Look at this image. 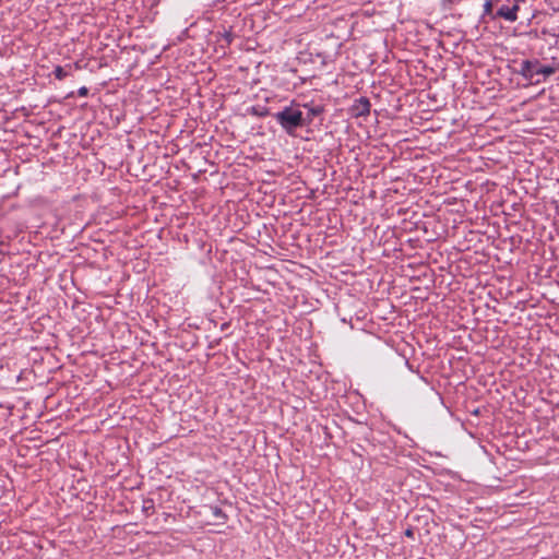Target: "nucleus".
Here are the masks:
<instances>
[{
	"instance_id": "f257e3e1",
	"label": "nucleus",
	"mask_w": 559,
	"mask_h": 559,
	"mask_svg": "<svg viewBox=\"0 0 559 559\" xmlns=\"http://www.w3.org/2000/svg\"><path fill=\"white\" fill-rule=\"evenodd\" d=\"M276 119L281 126L290 131L302 124V112L294 108H285L276 114Z\"/></svg>"
},
{
	"instance_id": "f03ea898",
	"label": "nucleus",
	"mask_w": 559,
	"mask_h": 559,
	"mask_svg": "<svg viewBox=\"0 0 559 559\" xmlns=\"http://www.w3.org/2000/svg\"><path fill=\"white\" fill-rule=\"evenodd\" d=\"M536 69H537V62H532L530 60H525L521 63V70H520V73L522 76H524L526 80L533 82L534 81V78L535 75H537L536 73Z\"/></svg>"
},
{
	"instance_id": "7ed1b4c3",
	"label": "nucleus",
	"mask_w": 559,
	"mask_h": 559,
	"mask_svg": "<svg viewBox=\"0 0 559 559\" xmlns=\"http://www.w3.org/2000/svg\"><path fill=\"white\" fill-rule=\"evenodd\" d=\"M519 5L518 4H514L513 7H507V5H502L498 11H497V15L500 16V17H503L504 20L509 21V22H515L518 20V11H519Z\"/></svg>"
},
{
	"instance_id": "20e7f679",
	"label": "nucleus",
	"mask_w": 559,
	"mask_h": 559,
	"mask_svg": "<svg viewBox=\"0 0 559 559\" xmlns=\"http://www.w3.org/2000/svg\"><path fill=\"white\" fill-rule=\"evenodd\" d=\"M370 110V104L368 102V99H360L359 102V105L357 106V115L361 116V115H366L368 114Z\"/></svg>"
},
{
	"instance_id": "39448f33",
	"label": "nucleus",
	"mask_w": 559,
	"mask_h": 559,
	"mask_svg": "<svg viewBox=\"0 0 559 559\" xmlns=\"http://www.w3.org/2000/svg\"><path fill=\"white\" fill-rule=\"evenodd\" d=\"M555 72H556V69L554 67H549V66H546V67L537 66V69H536L537 74H543L545 76H549V75L554 74Z\"/></svg>"
},
{
	"instance_id": "423d86ee",
	"label": "nucleus",
	"mask_w": 559,
	"mask_h": 559,
	"mask_svg": "<svg viewBox=\"0 0 559 559\" xmlns=\"http://www.w3.org/2000/svg\"><path fill=\"white\" fill-rule=\"evenodd\" d=\"M211 510H212L213 516H214V518H215V520H216V523H218V522H219V520L225 519V515L223 514V512H222V510H221V509H218V508H216V507H215V508H212Z\"/></svg>"
},
{
	"instance_id": "0eeeda50",
	"label": "nucleus",
	"mask_w": 559,
	"mask_h": 559,
	"mask_svg": "<svg viewBox=\"0 0 559 559\" xmlns=\"http://www.w3.org/2000/svg\"><path fill=\"white\" fill-rule=\"evenodd\" d=\"M53 73L58 80H62L67 76V72L64 71V69L62 67H57L53 71Z\"/></svg>"
},
{
	"instance_id": "6e6552de",
	"label": "nucleus",
	"mask_w": 559,
	"mask_h": 559,
	"mask_svg": "<svg viewBox=\"0 0 559 559\" xmlns=\"http://www.w3.org/2000/svg\"><path fill=\"white\" fill-rule=\"evenodd\" d=\"M484 11L486 14H490L491 11H492V3L490 0H486L485 4H484Z\"/></svg>"
},
{
	"instance_id": "1a4fd4ad",
	"label": "nucleus",
	"mask_w": 559,
	"mask_h": 559,
	"mask_svg": "<svg viewBox=\"0 0 559 559\" xmlns=\"http://www.w3.org/2000/svg\"><path fill=\"white\" fill-rule=\"evenodd\" d=\"M79 94H80L81 96H85V95H87V88H86V87H81V88L79 90Z\"/></svg>"
},
{
	"instance_id": "9d476101",
	"label": "nucleus",
	"mask_w": 559,
	"mask_h": 559,
	"mask_svg": "<svg viewBox=\"0 0 559 559\" xmlns=\"http://www.w3.org/2000/svg\"><path fill=\"white\" fill-rule=\"evenodd\" d=\"M405 535L408 536V537H412L413 536V530H411V528L406 530Z\"/></svg>"
}]
</instances>
